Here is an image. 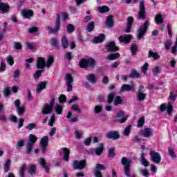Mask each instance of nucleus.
Masks as SVG:
<instances>
[{
    "mask_svg": "<svg viewBox=\"0 0 177 177\" xmlns=\"http://www.w3.org/2000/svg\"><path fill=\"white\" fill-rule=\"evenodd\" d=\"M120 56H121V55H120V53H118L110 54V55H108L107 59L111 60V61L115 60V59L120 58Z\"/></svg>",
    "mask_w": 177,
    "mask_h": 177,
    "instance_id": "obj_33",
    "label": "nucleus"
},
{
    "mask_svg": "<svg viewBox=\"0 0 177 177\" xmlns=\"http://www.w3.org/2000/svg\"><path fill=\"white\" fill-rule=\"evenodd\" d=\"M50 45H52V46L54 48H57V39L55 38H52L50 39Z\"/></svg>",
    "mask_w": 177,
    "mask_h": 177,
    "instance_id": "obj_59",
    "label": "nucleus"
},
{
    "mask_svg": "<svg viewBox=\"0 0 177 177\" xmlns=\"http://www.w3.org/2000/svg\"><path fill=\"white\" fill-rule=\"evenodd\" d=\"M129 77L130 78H140V74L136 70L132 69Z\"/></svg>",
    "mask_w": 177,
    "mask_h": 177,
    "instance_id": "obj_34",
    "label": "nucleus"
},
{
    "mask_svg": "<svg viewBox=\"0 0 177 177\" xmlns=\"http://www.w3.org/2000/svg\"><path fill=\"white\" fill-rule=\"evenodd\" d=\"M93 41L94 44H101V42H103V41H104V35H99L97 37H94Z\"/></svg>",
    "mask_w": 177,
    "mask_h": 177,
    "instance_id": "obj_25",
    "label": "nucleus"
},
{
    "mask_svg": "<svg viewBox=\"0 0 177 177\" xmlns=\"http://www.w3.org/2000/svg\"><path fill=\"white\" fill-rule=\"evenodd\" d=\"M55 114H53L48 122V125L50 127H53V124H55Z\"/></svg>",
    "mask_w": 177,
    "mask_h": 177,
    "instance_id": "obj_60",
    "label": "nucleus"
},
{
    "mask_svg": "<svg viewBox=\"0 0 177 177\" xmlns=\"http://www.w3.org/2000/svg\"><path fill=\"white\" fill-rule=\"evenodd\" d=\"M24 146V140H19L17 142V149L19 150L20 147H23Z\"/></svg>",
    "mask_w": 177,
    "mask_h": 177,
    "instance_id": "obj_57",
    "label": "nucleus"
},
{
    "mask_svg": "<svg viewBox=\"0 0 177 177\" xmlns=\"http://www.w3.org/2000/svg\"><path fill=\"white\" fill-rule=\"evenodd\" d=\"M49 145V136H46L43 137L40 140V147L43 154L46 153V148Z\"/></svg>",
    "mask_w": 177,
    "mask_h": 177,
    "instance_id": "obj_9",
    "label": "nucleus"
},
{
    "mask_svg": "<svg viewBox=\"0 0 177 177\" xmlns=\"http://www.w3.org/2000/svg\"><path fill=\"white\" fill-rule=\"evenodd\" d=\"M55 104V97H52L51 102L50 104H45L42 108L41 113L44 115L46 114H50L52 113V110H53V106Z\"/></svg>",
    "mask_w": 177,
    "mask_h": 177,
    "instance_id": "obj_6",
    "label": "nucleus"
},
{
    "mask_svg": "<svg viewBox=\"0 0 177 177\" xmlns=\"http://www.w3.org/2000/svg\"><path fill=\"white\" fill-rule=\"evenodd\" d=\"M104 150V145L101 143L100 144V147L93 149L91 153L92 154H96V156H102V153H103Z\"/></svg>",
    "mask_w": 177,
    "mask_h": 177,
    "instance_id": "obj_20",
    "label": "nucleus"
},
{
    "mask_svg": "<svg viewBox=\"0 0 177 177\" xmlns=\"http://www.w3.org/2000/svg\"><path fill=\"white\" fill-rule=\"evenodd\" d=\"M150 26V22L149 21H146L144 24L143 28L141 27L138 30L137 32V38L138 39H140L142 37H145L146 32L149 29Z\"/></svg>",
    "mask_w": 177,
    "mask_h": 177,
    "instance_id": "obj_7",
    "label": "nucleus"
},
{
    "mask_svg": "<svg viewBox=\"0 0 177 177\" xmlns=\"http://www.w3.org/2000/svg\"><path fill=\"white\" fill-rule=\"evenodd\" d=\"M149 154L151 156V161L155 164H160V162H161V155L160 153L156 152V151H150Z\"/></svg>",
    "mask_w": 177,
    "mask_h": 177,
    "instance_id": "obj_11",
    "label": "nucleus"
},
{
    "mask_svg": "<svg viewBox=\"0 0 177 177\" xmlns=\"http://www.w3.org/2000/svg\"><path fill=\"white\" fill-rule=\"evenodd\" d=\"M100 111H102V106H95L94 108V113H95V114H97L98 113H100Z\"/></svg>",
    "mask_w": 177,
    "mask_h": 177,
    "instance_id": "obj_63",
    "label": "nucleus"
},
{
    "mask_svg": "<svg viewBox=\"0 0 177 177\" xmlns=\"http://www.w3.org/2000/svg\"><path fill=\"white\" fill-rule=\"evenodd\" d=\"M106 136L107 139H111L112 140H118L120 138V133L118 131H108Z\"/></svg>",
    "mask_w": 177,
    "mask_h": 177,
    "instance_id": "obj_13",
    "label": "nucleus"
},
{
    "mask_svg": "<svg viewBox=\"0 0 177 177\" xmlns=\"http://www.w3.org/2000/svg\"><path fill=\"white\" fill-rule=\"evenodd\" d=\"M23 19H31L34 16V11L32 10H23L21 12Z\"/></svg>",
    "mask_w": 177,
    "mask_h": 177,
    "instance_id": "obj_16",
    "label": "nucleus"
},
{
    "mask_svg": "<svg viewBox=\"0 0 177 177\" xmlns=\"http://www.w3.org/2000/svg\"><path fill=\"white\" fill-rule=\"evenodd\" d=\"M10 165H11L10 159H8L6 161L4 164V172L6 173L10 171Z\"/></svg>",
    "mask_w": 177,
    "mask_h": 177,
    "instance_id": "obj_36",
    "label": "nucleus"
},
{
    "mask_svg": "<svg viewBox=\"0 0 177 177\" xmlns=\"http://www.w3.org/2000/svg\"><path fill=\"white\" fill-rule=\"evenodd\" d=\"M46 84H48L46 82H41L39 83L37 85L36 92H37V93H41V92H42V91L46 88Z\"/></svg>",
    "mask_w": 177,
    "mask_h": 177,
    "instance_id": "obj_22",
    "label": "nucleus"
},
{
    "mask_svg": "<svg viewBox=\"0 0 177 177\" xmlns=\"http://www.w3.org/2000/svg\"><path fill=\"white\" fill-rule=\"evenodd\" d=\"M146 96H147V95L145 93H137L136 97L138 102H144L146 99Z\"/></svg>",
    "mask_w": 177,
    "mask_h": 177,
    "instance_id": "obj_31",
    "label": "nucleus"
},
{
    "mask_svg": "<svg viewBox=\"0 0 177 177\" xmlns=\"http://www.w3.org/2000/svg\"><path fill=\"white\" fill-rule=\"evenodd\" d=\"M148 57H153V60H158L160 56L157 52H153L152 50L149 51Z\"/></svg>",
    "mask_w": 177,
    "mask_h": 177,
    "instance_id": "obj_29",
    "label": "nucleus"
},
{
    "mask_svg": "<svg viewBox=\"0 0 177 177\" xmlns=\"http://www.w3.org/2000/svg\"><path fill=\"white\" fill-rule=\"evenodd\" d=\"M155 20L157 24H162V23H164V19H162V15H161V14H158L155 17Z\"/></svg>",
    "mask_w": 177,
    "mask_h": 177,
    "instance_id": "obj_39",
    "label": "nucleus"
},
{
    "mask_svg": "<svg viewBox=\"0 0 177 177\" xmlns=\"http://www.w3.org/2000/svg\"><path fill=\"white\" fill-rule=\"evenodd\" d=\"M39 163L40 164L41 167H42V168H44L46 172L49 174V165H46V161L44 158H40L39 160Z\"/></svg>",
    "mask_w": 177,
    "mask_h": 177,
    "instance_id": "obj_21",
    "label": "nucleus"
},
{
    "mask_svg": "<svg viewBox=\"0 0 177 177\" xmlns=\"http://www.w3.org/2000/svg\"><path fill=\"white\" fill-rule=\"evenodd\" d=\"M75 135L76 136V139L82 138V133H80V131H78V130H75Z\"/></svg>",
    "mask_w": 177,
    "mask_h": 177,
    "instance_id": "obj_64",
    "label": "nucleus"
},
{
    "mask_svg": "<svg viewBox=\"0 0 177 177\" xmlns=\"http://www.w3.org/2000/svg\"><path fill=\"white\" fill-rule=\"evenodd\" d=\"M97 10L100 13H107V12H109L110 8L107 6H104L97 7Z\"/></svg>",
    "mask_w": 177,
    "mask_h": 177,
    "instance_id": "obj_32",
    "label": "nucleus"
},
{
    "mask_svg": "<svg viewBox=\"0 0 177 177\" xmlns=\"http://www.w3.org/2000/svg\"><path fill=\"white\" fill-rule=\"evenodd\" d=\"M172 111H174V106L171 104V102H169V104L167 106V113L171 115L172 114Z\"/></svg>",
    "mask_w": 177,
    "mask_h": 177,
    "instance_id": "obj_52",
    "label": "nucleus"
},
{
    "mask_svg": "<svg viewBox=\"0 0 177 177\" xmlns=\"http://www.w3.org/2000/svg\"><path fill=\"white\" fill-rule=\"evenodd\" d=\"M120 162L122 165H123L124 174L126 175V176L130 177L131 176V165L132 164V160L124 156L122 158Z\"/></svg>",
    "mask_w": 177,
    "mask_h": 177,
    "instance_id": "obj_2",
    "label": "nucleus"
},
{
    "mask_svg": "<svg viewBox=\"0 0 177 177\" xmlns=\"http://www.w3.org/2000/svg\"><path fill=\"white\" fill-rule=\"evenodd\" d=\"M8 29V22H4L3 24L2 29L0 31V42L3 39V35L5 32H6V30Z\"/></svg>",
    "mask_w": 177,
    "mask_h": 177,
    "instance_id": "obj_24",
    "label": "nucleus"
},
{
    "mask_svg": "<svg viewBox=\"0 0 177 177\" xmlns=\"http://www.w3.org/2000/svg\"><path fill=\"white\" fill-rule=\"evenodd\" d=\"M86 164V161L84 160L78 161V160H73V169H84L85 168V165Z\"/></svg>",
    "mask_w": 177,
    "mask_h": 177,
    "instance_id": "obj_12",
    "label": "nucleus"
},
{
    "mask_svg": "<svg viewBox=\"0 0 177 177\" xmlns=\"http://www.w3.org/2000/svg\"><path fill=\"white\" fill-rule=\"evenodd\" d=\"M135 92V85L123 84L121 87L120 92Z\"/></svg>",
    "mask_w": 177,
    "mask_h": 177,
    "instance_id": "obj_17",
    "label": "nucleus"
},
{
    "mask_svg": "<svg viewBox=\"0 0 177 177\" xmlns=\"http://www.w3.org/2000/svg\"><path fill=\"white\" fill-rule=\"evenodd\" d=\"M95 29V22L91 21L86 26V30L88 32H92V30Z\"/></svg>",
    "mask_w": 177,
    "mask_h": 177,
    "instance_id": "obj_41",
    "label": "nucleus"
},
{
    "mask_svg": "<svg viewBox=\"0 0 177 177\" xmlns=\"http://www.w3.org/2000/svg\"><path fill=\"white\" fill-rule=\"evenodd\" d=\"M140 133L144 138H150V136H153V129L151 128H145L141 129Z\"/></svg>",
    "mask_w": 177,
    "mask_h": 177,
    "instance_id": "obj_14",
    "label": "nucleus"
},
{
    "mask_svg": "<svg viewBox=\"0 0 177 177\" xmlns=\"http://www.w3.org/2000/svg\"><path fill=\"white\" fill-rule=\"evenodd\" d=\"M14 49L15 50H20L21 49V43L17 41L14 42Z\"/></svg>",
    "mask_w": 177,
    "mask_h": 177,
    "instance_id": "obj_50",
    "label": "nucleus"
},
{
    "mask_svg": "<svg viewBox=\"0 0 177 177\" xmlns=\"http://www.w3.org/2000/svg\"><path fill=\"white\" fill-rule=\"evenodd\" d=\"M113 104L115 106H118V104H122V99H121V97L116 96L114 93H111L107 95V103L111 104L113 103Z\"/></svg>",
    "mask_w": 177,
    "mask_h": 177,
    "instance_id": "obj_4",
    "label": "nucleus"
},
{
    "mask_svg": "<svg viewBox=\"0 0 177 177\" xmlns=\"http://www.w3.org/2000/svg\"><path fill=\"white\" fill-rule=\"evenodd\" d=\"M3 93L6 97H8V96H10L11 95L10 88H5L3 91Z\"/></svg>",
    "mask_w": 177,
    "mask_h": 177,
    "instance_id": "obj_48",
    "label": "nucleus"
},
{
    "mask_svg": "<svg viewBox=\"0 0 177 177\" xmlns=\"http://www.w3.org/2000/svg\"><path fill=\"white\" fill-rule=\"evenodd\" d=\"M66 31L67 32H68L69 34H71V32H74V26L72 24H68L66 26Z\"/></svg>",
    "mask_w": 177,
    "mask_h": 177,
    "instance_id": "obj_47",
    "label": "nucleus"
},
{
    "mask_svg": "<svg viewBox=\"0 0 177 177\" xmlns=\"http://www.w3.org/2000/svg\"><path fill=\"white\" fill-rule=\"evenodd\" d=\"M105 24L110 28H111V27H113V15H109L107 17Z\"/></svg>",
    "mask_w": 177,
    "mask_h": 177,
    "instance_id": "obj_37",
    "label": "nucleus"
},
{
    "mask_svg": "<svg viewBox=\"0 0 177 177\" xmlns=\"http://www.w3.org/2000/svg\"><path fill=\"white\" fill-rule=\"evenodd\" d=\"M46 29L52 34H56V32H57L59 30H60V15L57 14V15L55 28H52V27H50V26H47Z\"/></svg>",
    "mask_w": 177,
    "mask_h": 177,
    "instance_id": "obj_8",
    "label": "nucleus"
},
{
    "mask_svg": "<svg viewBox=\"0 0 177 177\" xmlns=\"http://www.w3.org/2000/svg\"><path fill=\"white\" fill-rule=\"evenodd\" d=\"M147 70H149V63L146 62L144 66L141 67V71L143 74L146 75Z\"/></svg>",
    "mask_w": 177,
    "mask_h": 177,
    "instance_id": "obj_44",
    "label": "nucleus"
},
{
    "mask_svg": "<svg viewBox=\"0 0 177 177\" xmlns=\"http://www.w3.org/2000/svg\"><path fill=\"white\" fill-rule=\"evenodd\" d=\"M140 174L141 175H142V176H145V177H149V170L147 169H142L140 170Z\"/></svg>",
    "mask_w": 177,
    "mask_h": 177,
    "instance_id": "obj_62",
    "label": "nucleus"
},
{
    "mask_svg": "<svg viewBox=\"0 0 177 177\" xmlns=\"http://www.w3.org/2000/svg\"><path fill=\"white\" fill-rule=\"evenodd\" d=\"M104 169H106V167H104V165H102V164H97L95 169L94 170L95 171H104Z\"/></svg>",
    "mask_w": 177,
    "mask_h": 177,
    "instance_id": "obj_45",
    "label": "nucleus"
},
{
    "mask_svg": "<svg viewBox=\"0 0 177 177\" xmlns=\"http://www.w3.org/2000/svg\"><path fill=\"white\" fill-rule=\"evenodd\" d=\"M108 156L111 158L115 157V153H114V148H111L109 149Z\"/></svg>",
    "mask_w": 177,
    "mask_h": 177,
    "instance_id": "obj_54",
    "label": "nucleus"
},
{
    "mask_svg": "<svg viewBox=\"0 0 177 177\" xmlns=\"http://www.w3.org/2000/svg\"><path fill=\"white\" fill-rule=\"evenodd\" d=\"M131 125H129L125 128V129L123 132V135L124 136H128L129 135V133H131Z\"/></svg>",
    "mask_w": 177,
    "mask_h": 177,
    "instance_id": "obj_46",
    "label": "nucleus"
},
{
    "mask_svg": "<svg viewBox=\"0 0 177 177\" xmlns=\"http://www.w3.org/2000/svg\"><path fill=\"white\" fill-rule=\"evenodd\" d=\"M152 73L153 75L157 76L160 74V66H156L152 69Z\"/></svg>",
    "mask_w": 177,
    "mask_h": 177,
    "instance_id": "obj_53",
    "label": "nucleus"
},
{
    "mask_svg": "<svg viewBox=\"0 0 177 177\" xmlns=\"http://www.w3.org/2000/svg\"><path fill=\"white\" fill-rule=\"evenodd\" d=\"M6 62L10 64V66H13V64H15V61L11 55L7 57Z\"/></svg>",
    "mask_w": 177,
    "mask_h": 177,
    "instance_id": "obj_51",
    "label": "nucleus"
},
{
    "mask_svg": "<svg viewBox=\"0 0 177 177\" xmlns=\"http://www.w3.org/2000/svg\"><path fill=\"white\" fill-rule=\"evenodd\" d=\"M106 49L108 52H117L118 51V48L115 46V42L111 41L106 44Z\"/></svg>",
    "mask_w": 177,
    "mask_h": 177,
    "instance_id": "obj_18",
    "label": "nucleus"
},
{
    "mask_svg": "<svg viewBox=\"0 0 177 177\" xmlns=\"http://www.w3.org/2000/svg\"><path fill=\"white\" fill-rule=\"evenodd\" d=\"M37 140H38V138H37L34 134L29 135V140L26 145L27 154H30L32 151V147H34V145H35Z\"/></svg>",
    "mask_w": 177,
    "mask_h": 177,
    "instance_id": "obj_5",
    "label": "nucleus"
},
{
    "mask_svg": "<svg viewBox=\"0 0 177 177\" xmlns=\"http://www.w3.org/2000/svg\"><path fill=\"white\" fill-rule=\"evenodd\" d=\"M20 100H17L14 102V104L17 108V112L19 115H21L24 113V111H26V108L24 107V106H20Z\"/></svg>",
    "mask_w": 177,
    "mask_h": 177,
    "instance_id": "obj_15",
    "label": "nucleus"
},
{
    "mask_svg": "<svg viewBox=\"0 0 177 177\" xmlns=\"http://www.w3.org/2000/svg\"><path fill=\"white\" fill-rule=\"evenodd\" d=\"M62 46L64 49L68 48V39L65 36H63L61 39Z\"/></svg>",
    "mask_w": 177,
    "mask_h": 177,
    "instance_id": "obj_30",
    "label": "nucleus"
},
{
    "mask_svg": "<svg viewBox=\"0 0 177 177\" xmlns=\"http://www.w3.org/2000/svg\"><path fill=\"white\" fill-rule=\"evenodd\" d=\"M145 125V118H140L137 122L138 128H142Z\"/></svg>",
    "mask_w": 177,
    "mask_h": 177,
    "instance_id": "obj_43",
    "label": "nucleus"
},
{
    "mask_svg": "<svg viewBox=\"0 0 177 177\" xmlns=\"http://www.w3.org/2000/svg\"><path fill=\"white\" fill-rule=\"evenodd\" d=\"M0 11L2 13H8L9 12V5L0 1Z\"/></svg>",
    "mask_w": 177,
    "mask_h": 177,
    "instance_id": "obj_23",
    "label": "nucleus"
},
{
    "mask_svg": "<svg viewBox=\"0 0 177 177\" xmlns=\"http://www.w3.org/2000/svg\"><path fill=\"white\" fill-rule=\"evenodd\" d=\"M168 153H169V156H170L171 158H176V153H175V149H174L172 147H168Z\"/></svg>",
    "mask_w": 177,
    "mask_h": 177,
    "instance_id": "obj_38",
    "label": "nucleus"
},
{
    "mask_svg": "<svg viewBox=\"0 0 177 177\" xmlns=\"http://www.w3.org/2000/svg\"><path fill=\"white\" fill-rule=\"evenodd\" d=\"M138 19L139 20H145L146 19V8L145 7V1H140V7L138 12Z\"/></svg>",
    "mask_w": 177,
    "mask_h": 177,
    "instance_id": "obj_10",
    "label": "nucleus"
},
{
    "mask_svg": "<svg viewBox=\"0 0 177 177\" xmlns=\"http://www.w3.org/2000/svg\"><path fill=\"white\" fill-rule=\"evenodd\" d=\"M26 165H22L19 170V177H25L26 174H24V171H26Z\"/></svg>",
    "mask_w": 177,
    "mask_h": 177,
    "instance_id": "obj_40",
    "label": "nucleus"
},
{
    "mask_svg": "<svg viewBox=\"0 0 177 177\" xmlns=\"http://www.w3.org/2000/svg\"><path fill=\"white\" fill-rule=\"evenodd\" d=\"M131 52L133 55H135V53L138 50V46L136 44H131Z\"/></svg>",
    "mask_w": 177,
    "mask_h": 177,
    "instance_id": "obj_58",
    "label": "nucleus"
},
{
    "mask_svg": "<svg viewBox=\"0 0 177 177\" xmlns=\"http://www.w3.org/2000/svg\"><path fill=\"white\" fill-rule=\"evenodd\" d=\"M55 111L57 114H62L63 112V106L60 104L57 105L55 108Z\"/></svg>",
    "mask_w": 177,
    "mask_h": 177,
    "instance_id": "obj_42",
    "label": "nucleus"
},
{
    "mask_svg": "<svg viewBox=\"0 0 177 177\" xmlns=\"http://www.w3.org/2000/svg\"><path fill=\"white\" fill-rule=\"evenodd\" d=\"M28 172L31 176L35 175V174H37V166H35V165H30L28 169Z\"/></svg>",
    "mask_w": 177,
    "mask_h": 177,
    "instance_id": "obj_26",
    "label": "nucleus"
},
{
    "mask_svg": "<svg viewBox=\"0 0 177 177\" xmlns=\"http://www.w3.org/2000/svg\"><path fill=\"white\" fill-rule=\"evenodd\" d=\"M86 80L91 82V84H95L96 76L94 74H90L86 76Z\"/></svg>",
    "mask_w": 177,
    "mask_h": 177,
    "instance_id": "obj_35",
    "label": "nucleus"
},
{
    "mask_svg": "<svg viewBox=\"0 0 177 177\" xmlns=\"http://www.w3.org/2000/svg\"><path fill=\"white\" fill-rule=\"evenodd\" d=\"M140 162L144 165V167H149V161L145 158V152H141V156L140 158Z\"/></svg>",
    "mask_w": 177,
    "mask_h": 177,
    "instance_id": "obj_27",
    "label": "nucleus"
},
{
    "mask_svg": "<svg viewBox=\"0 0 177 177\" xmlns=\"http://www.w3.org/2000/svg\"><path fill=\"white\" fill-rule=\"evenodd\" d=\"M120 42H124V44H129L131 42V40L132 39V35H122L118 37Z\"/></svg>",
    "mask_w": 177,
    "mask_h": 177,
    "instance_id": "obj_19",
    "label": "nucleus"
},
{
    "mask_svg": "<svg viewBox=\"0 0 177 177\" xmlns=\"http://www.w3.org/2000/svg\"><path fill=\"white\" fill-rule=\"evenodd\" d=\"M96 61L92 58L82 59L79 61V65L81 68H88V67H95Z\"/></svg>",
    "mask_w": 177,
    "mask_h": 177,
    "instance_id": "obj_3",
    "label": "nucleus"
},
{
    "mask_svg": "<svg viewBox=\"0 0 177 177\" xmlns=\"http://www.w3.org/2000/svg\"><path fill=\"white\" fill-rule=\"evenodd\" d=\"M53 62H55V60L52 55L48 56L47 62L44 57H39L36 59V68L39 70H44L45 67L50 68V66L53 64Z\"/></svg>",
    "mask_w": 177,
    "mask_h": 177,
    "instance_id": "obj_1",
    "label": "nucleus"
},
{
    "mask_svg": "<svg viewBox=\"0 0 177 177\" xmlns=\"http://www.w3.org/2000/svg\"><path fill=\"white\" fill-rule=\"evenodd\" d=\"M65 80H66V84H71L73 82V76L68 74L65 76Z\"/></svg>",
    "mask_w": 177,
    "mask_h": 177,
    "instance_id": "obj_49",
    "label": "nucleus"
},
{
    "mask_svg": "<svg viewBox=\"0 0 177 177\" xmlns=\"http://www.w3.org/2000/svg\"><path fill=\"white\" fill-rule=\"evenodd\" d=\"M41 74H42V71H37L34 73L33 77L35 80H38L41 77Z\"/></svg>",
    "mask_w": 177,
    "mask_h": 177,
    "instance_id": "obj_61",
    "label": "nucleus"
},
{
    "mask_svg": "<svg viewBox=\"0 0 177 177\" xmlns=\"http://www.w3.org/2000/svg\"><path fill=\"white\" fill-rule=\"evenodd\" d=\"M169 100L171 102H175L176 100V95L174 93V92H171L169 96Z\"/></svg>",
    "mask_w": 177,
    "mask_h": 177,
    "instance_id": "obj_55",
    "label": "nucleus"
},
{
    "mask_svg": "<svg viewBox=\"0 0 177 177\" xmlns=\"http://www.w3.org/2000/svg\"><path fill=\"white\" fill-rule=\"evenodd\" d=\"M37 127V124L35 123H30L27 125L26 129H29L30 131L35 129Z\"/></svg>",
    "mask_w": 177,
    "mask_h": 177,
    "instance_id": "obj_56",
    "label": "nucleus"
},
{
    "mask_svg": "<svg viewBox=\"0 0 177 177\" xmlns=\"http://www.w3.org/2000/svg\"><path fill=\"white\" fill-rule=\"evenodd\" d=\"M61 150L64 153V161H68V158H70V150H68L67 148H62Z\"/></svg>",
    "mask_w": 177,
    "mask_h": 177,
    "instance_id": "obj_28",
    "label": "nucleus"
}]
</instances>
